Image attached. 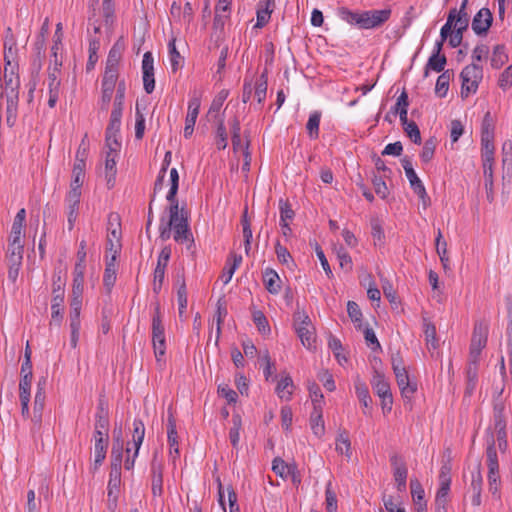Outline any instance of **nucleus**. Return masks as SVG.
Instances as JSON below:
<instances>
[{
	"label": "nucleus",
	"mask_w": 512,
	"mask_h": 512,
	"mask_svg": "<svg viewBox=\"0 0 512 512\" xmlns=\"http://www.w3.org/2000/svg\"><path fill=\"white\" fill-rule=\"evenodd\" d=\"M322 412L323 409H313L310 415L311 429L317 437H321L325 432Z\"/></svg>",
	"instance_id": "obj_38"
},
{
	"label": "nucleus",
	"mask_w": 512,
	"mask_h": 512,
	"mask_svg": "<svg viewBox=\"0 0 512 512\" xmlns=\"http://www.w3.org/2000/svg\"><path fill=\"white\" fill-rule=\"evenodd\" d=\"M145 436V425L141 419H134L133 421V432H132V444L134 446V453L130 457L131 448H126L127 457L124 461V467L126 470H131L134 467L135 459L138 456L139 449L143 443Z\"/></svg>",
	"instance_id": "obj_12"
},
{
	"label": "nucleus",
	"mask_w": 512,
	"mask_h": 512,
	"mask_svg": "<svg viewBox=\"0 0 512 512\" xmlns=\"http://www.w3.org/2000/svg\"><path fill=\"white\" fill-rule=\"evenodd\" d=\"M152 343L156 360L160 362L166 352V338L159 306L156 307L152 318Z\"/></svg>",
	"instance_id": "obj_8"
},
{
	"label": "nucleus",
	"mask_w": 512,
	"mask_h": 512,
	"mask_svg": "<svg viewBox=\"0 0 512 512\" xmlns=\"http://www.w3.org/2000/svg\"><path fill=\"white\" fill-rule=\"evenodd\" d=\"M423 332L427 347L435 349L438 346L436 327L427 317H423Z\"/></svg>",
	"instance_id": "obj_32"
},
{
	"label": "nucleus",
	"mask_w": 512,
	"mask_h": 512,
	"mask_svg": "<svg viewBox=\"0 0 512 512\" xmlns=\"http://www.w3.org/2000/svg\"><path fill=\"white\" fill-rule=\"evenodd\" d=\"M23 252L24 245L22 239L9 238L6 255L23 257Z\"/></svg>",
	"instance_id": "obj_60"
},
{
	"label": "nucleus",
	"mask_w": 512,
	"mask_h": 512,
	"mask_svg": "<svg viewBox=\"0 0 512 512\" xmlns=\"http://www.w3.org/2000/svg\"><path fill=\"white\" fill-rule=\"evenodd\" d=\"M170 225H173L174 240L179 244L186 245L191 250L194 245V238L189 227L188 214L176 205L170 211Z\"/></svg>",
	"instance_id": "obj_4"
},
{
	"label": "nucleus",
	"mask_w": 512,
	"mask_h": 512,
	"mask_svg": "<svg viewBox=\"0 0 512 512\" xmlns=\"http://www.w3.org/2000/svg\"><path fill=\"white\" fill-rule=\"evenodd\" d=\"M465 10L466 8H462V5L459 10L456 9L455 20L453 23L454 29L462 33L468 28L469 24V16Z\"/></svg>",
	"instance_id": "obj_49"
},
{
	"label": "nucleus",
	"mask_w": 512,
	"mask_h": 512,
	"mask_svg": "<svg viewBox=\"0 0 512 512\" xmlns=\"http://www.w3.org/2000/svg\"><path fill=\"white\" fill-rule=\"evenodd\" d=\"M309 392L313 404V409H323L324 397L319 386L315 383L312 384L309 386Z\"/></svg>",
	"instance_id": "obj_57"
},
{
	"label": "nucleus",
	"mask_w": 512,
	"mask_h": 512,
	"mask_svg": "<svg viewBox=\"0 0 512 512\" xmlns=\"http://www.w3.org/2000/svg\"><path fill=\"white\" fill-rule=\"evenodd\" d=\"M100 48V40L97 37H93L89 41V60L87 63V68H93L95 62L97 61V52Z\"/></svg>",
	"instance_id": "obj_62"
},
{
	"label": "nucleus",
	"mask_w": 512,
	"mask_h": 512,
	"mask_svg": "<svg viewBox=\"0 0 512 512\" xmlns=\"http://www.w3.org/2000/svg\"><path fill=\"white\" fill-rule=\"evenodd\" d=\"M253 90L258 103L261 104L265 100L267 92V78L264 74L261 75L255 86H253Z\"/></svg>",
	"instance_id": "obj_56"
},
{
	"label": "nucleus",
	"mask_w": 512,
	"mask_h": 512,
	"mask_svg": "<svg viewBox=\"0 0 512 512\" xmlns=\"http://www.w3.org/2000/svg\"><path fill=\"white\" fill-rule=\"evenodd\" d=\"M436 251L445 270L449 269V257L447 255V242L442 240V233L438 230L436 237Z\"/></svg>",
	"instance_id": "obj_45"
},
{
	"label": "nucleus",
	"mask_w": 512,
	"mask_h": 512,
	"mask_svg": "<svg viewBox=\"0 0 512 512\" xmlns=\"http://www.w3.org/2000/svg\"><path fill=\"white\" fill-rule=\"evenodd\" d=\"M294 329L302 345L308 350L315 349V327L304 311L294 313Z\"/></svg>",
	"instance_id": "obj_5"
},
{
	"label": "nucleus",
	"mask_w": 512,
	"mask_h": 512,
	"mask_svg": "<svg viewBox=\"0 0 512 512\" xmlns=\"http://www.w3.org/2000/svg\"><path fill=\"white\" fill-rule=\"evenodd\" d=\"M354 385L357 398L359 399L362 406L365 408L364 414H370L372 399L369 394L367 385L363 381H361L359 377L355 380Z\"/></svg>",
	"instance_id": "obj_28"
},
{
	"label": "nucleus",
	"mask_w": 512,
	"mask_h": 512,
	"mask_svg": "<svg viewBox=\"0 0 512 512\" xmlns=\"http://www.w3.org/2000/svg\"><path fill=\"white\" fill-rule=\"evenodd\" d=\"M143 85L146 93L150 94L155 88L154 59L151 52H146L142 59Z\"/></svg>",
	"instance_id": "obj_20"
},
{
	"label": "nucleus",
	"mask_w": 512,
	"mask_h": 512,
	"mask_svg": "<svg viewBox=\"0 0 512 512\" xmlns=\"http://www.w3.org/2000/svg\"><path fill=\"white\" fill-rule=\"evenodd\" d=\"M118 80V67H110L106 65L102 86L114 87Z\"/></svg>",
	"instance_id": "obj_55"
},
{
	"label": "nucleus",
	"mask_w": 512,
	"mask_h": 512,
	"mask_svg": "<svg viewBox=\"0 0 512 512\" xmlns=\"http://www.w3.org/2000/svg\"><path fill=\"white\" fill-rule=\"evenodd\" d=\"M374 392L379 396L392 395L390 385L384 375L376 372L371 381Z\"/></svg>",
	"instance_id": "obj_33"
},
{
	"label": "nucleus",
	"mask_w": 512,
	"mask_h": 512,
	"mask_svg": "<svg viewBox=\"0 0 512 512\" xmlns=\"http://www.w3.org/2000/svg\"><path fill=\"white\" fill-rule=\"evenodd\" d=\"M81 193L67 192L65 196V212L67 215L68 229L72 230L79 214Z\"/></svg>",
	"instance_id": "obj_19"
},
{
	"label": "nucleus",
	"mask_w": 512,
	"mask_h": 512,
	"mask_svg": "<svg viewBox=\"0 0 512 512\" xmlns=\"http://www.w3.org/2000/svg\"><path fill=\"white\" fill-rule=\"evenodd\" d=\"M114 3L113 0L102 1V15L104 17L105 25L111 27L114 22Z\"/></svg>",
	"instance_id": "obj_52"
},
{
	"label": "nucleus",
	"mask_w": 512,
	"mask_h": 512,
	"mask_svg": "<svg viewBox=\"0 0 512 512\" xmlns=\"http://www.w3.org/2000/svg\"><path fill=\"white\" fill-rule=\"evenodd\" d=\"M22 260H23L22 256L6 255V263H7V268H8V280L13 284H15L18 279L19 271L22 266Z\"/></svg>",
	"instance_id": "obj_31"
},
{
	"label": "nucleus",
	"mask_w": 512,
	"mask_h": 512,
	"mask_svg": "<svg viewBox=\"0 0 512 512\" xmlns=\"http://www.w3.org/2000/svg\"><path fill=\"white\" fill-rule=\"evenodd\" d=\"M26 217V211L24 208L20 209L13 221L12 228H11V234L9 238H15V239H22L23 237V226L25 222Z\"/></svg>",
	"instance_id": "obj_41"
},
{
	"label": "nucleus",
	"mask_w": 512,
	"mask_h": 512,
	"mask_svg": "<svg viewBox=\"0 0 512 512\" xmlns=\"http://www.w3.org/2000/svg\"><path fill=\"white\" fill-rule=\"evenodd\" d=\"M493 21L492 13L488 8H481L472 20V30L477 35H485Z\"/></svg>",
	"instance_id": "obj_21"
},
{
	"label": "nucleus",
	"mask_w": 512,
	"mask_h": 512,
	"mask_svg": "<svg viewBox=\"0 0 512 512\" xmlns=\"http://www.w3.org/2000/svg\"><path fill=\"white\" fill-rule=\"evenodd\" d=\"M504 404L498 402L494 405L493 418H494V432L498 440V446L501 450L507 447L506 439V421L504 417Z\"/></svg>",
	"instance_id": "obj_14"
},
{
	"label": "nucleus",
	"mask_w": 512,
	"mask_h": 512,
	"mask_svg": "<svg viewBox=\"0 0 512 512\" xmlns=\"http://www.w3.org/2000/svg\"><path fill=\"white\" fill-rule=\"evenodd\" d=\"M126 86L124 81H120L117 86L116 95L113 101V107L110 115L109 124L106 129V145L113 147L121 146L118 141V134L121 127V118L123 113Z\"/></svg>",
	"instance_id": "obj_2"
},
{
	"label": "nucleus",
	"mask_w": 512,
	"mask_h": 512,
	"mask_svg": "<svg viewBox=\"0 0 512 512\" xmlns=\"http://www.w3.org/2000/svg\"><path fill=\"white\" fill-rule=\"evenodd\" d=\"M486 457L488 465V486L489 492L496 498H500V476H499V464L498 457L495 448V435L490 429L487 430L486 434Z\"/></svg>",
	"instance_id": "obj_3"
},
{
	"label": "nucleus",
	"mask_w": 512,
	"mask_h": 512,
	"mask_svg": "<svg viewBox=\"0 0 512 512\" xmlns=\"http://www.w3.org/2000/svg\"><path fill=\"white\" fill-rule=\"evenodd\" d=\"M404 131L409 136V138L416 144L421 142V134L417 124L413 121H407V124H402Z\"/></svg>",
	"instance_id": "obj_63"
},
{
	"label": "nucleus",
	"mask_w": 512,
	"mask_h": 512,
	"mask_svg": "<svg viewBox=\"0 0 512 512\" xmlns=\"http://www.w3.org/2000/svg\"><path fill=\"white\" fill-rule=\"evenodd\" d=\"M498 84L503 90L512 86V64L501 73Z\"/></svg>",
	"instance_id": "obj_64"
},
{
	"label": "nucleus",
	"mask_w": 512,
	"mask_h": 512,
	"mask_svg": "<svg viewBox=\"0 0 512 512\" xmlns=\"http://www.w3.org/2000/svg\"><path fill=\"white\" fill-rule=\"evenodd\" d=\"M108 151L105 158V179L108 188H112L115 184L116 178V163L120 146L113 147V145H106Z\"/></svg>",
	"instance_id": "obj_17"
},
{
	"label": "nucleus",
	"mask_w": 512,
	"mask_h": 512,
	"mask_svg": "<svg viewBox=\"0 0 512 512\" xmlns=\"http://www.w3.org/2000/svg\"><path fill=\"white\" fill-rule=\"evenodd\" d=\"M406 177L409 180L410 186L418 195V197L422 200L423 205L426 206L429 200L426 189L422 183V181L417 176L415 170L413 168L406 169Z\"/></svg>",
	"instance_id": "obj_25"
},
{
	"label": "nucleus",
	"mask_w": 512,
	"mask_h": 512,
	"mask_svg": "<svg viewBox=\"0 0 512 512\" xmlns=\"http://www.w3.org/2000/svg\"><path fill=\"white\" fill-rule=\"evenodd\" d=\"M481 162L484 176V187L487 200L494 201V165L495 154H481Z\"/></svg>",
	"instance_id": "obj_13"
},
{
	"label": "nucleus",
	"mask_w": 512,
	"mask_h": 512,
	"mask_svg": "<svg viewBox=\"0 0 512 512\" xmlns=\"http://www.w3.org/2000/svg\"><path fill=\"white\" fill-rule=\"evenodd\" d=\"M409 106L408 94L406 91H402V93L397 98L396 104L393 108V112L395 114H399L401 124H407L408 117L407 111Z\"/></svg>",
	"instance_id": "obj_34"
},
{
	"label": "nucleus",
	"mask_w": 512,
	"mask_h": 512,
	"mask_svg": "<svg viewBox=\"0 0 512 512\" xmlns=\"http://www.w3.org/2000/svg\"><path fill=\"white\" fill-rule=\"evenodd\" d=\"M320 119L321 113L319 111H314L309 115L306 129L311 139H317L319 136Z\"/></svg>",
	"instance_id": "obj_44"
},
{
	"label": "nucleus",
	"mask_w": 512,
	"mask_h": 512,
	"mask_svg": "<svg viewBox=\"0 0 512 512\" xmlns=\"http://www.w3.org/2000/svg\"><path fill=\"white\" fill-rule=\"evenodd\" d=\"M123 448H124V442L121 438V431H119L118 436H114L112 450H111V466H112L111 476L113 475V472H116V474H119L121 464H122Z\"/></svg>",
	"instance_id": "obj_24"
},
{
	"label": "nucleus",
	"mask_w": 512,
	"mask_h": 512,
	"mask_svg": "<svg viewBox=\"0 0 512 512\" xmlns=\"http://www.w3.org/2000/svg\"><path fill=\"white\" fill-rule=\"evenodd\" d=\"M436 148V142L433 138L424 143L420 158L423 162L428 163L432 160Z\"/></svg>",
	"instance_id": "obj_61"
},
{
	"label": "nucleus",
	"mask_w": 512,
	"mask_h": 512,
	"mask_svg": "<svg viewBox=\"0 0 512 512\" xmlns=\"http://www.w3.org/2000/svg\"><path fill=\"white\" fill-rule=\"evenodd\" d=\"M325 504L327 512L337 511V497L336 493L332 489V483L328 482L325 489Z\"/></svg>",
	"instance_id": "obj_53"
},
{
	"label": "nucleus",
	"mask_w": 512,
	"mask_h": 512,
	"mask_svg": "<svg viewBox=\"0 0 512 512\" xmlns=\"http://www.w3.org/2000/svg\"><path fill=\"white\" fill-rule=\"evenodd\" d=\"M171 256V249L164 247L159 253L157 265L154 270L153 290L158 293L161 290L164 278L165 270L168 265Z\"/></svg>",
	"instance_id": "obj_15"
},
{
	"label": "nucleus",
	"mask_w": 512,
	"mask_h": 512,
	"mask_svg": "<svg viewBox=\"0 0 512 512\" xmlns=\"http://www.w3.org/2000/svg\"><path fill=\"white\" fill-rule=\"evenodd\" d=\"M215 144L218 150H224L227 145V132L223 121H220L215 136Z\"/></svg>",
	"instance_id": "obj_58"
},
{
	"label": "nucleus",
	"mask_w": 512,
	"mask_h": 512,
	"mask_svg": "<svg viewBox=\"0 0 512 512\" xmlns=\"http://www.w3.org/2000/svg\"><path fill=\"white\" fill-rule=\"evenodd\" d=\"M294 384L289 375L281 378L276 386V394L282 400L289 401L293 394Z\"/></svg>",
	"instance_id": "obj_30"
},
{
	"label": "nucleus",
	"mask_w": 512,
	"mask_h": 512,
	"mask_svg": "<svg viewBox=\"0 0 512 512\" xmlns=\"http://www.w3.org/2000/svg\"><path fill=\"white\" fill-rule=\"evenodd\" d=\"M390 16V9L363 11L362 29L377 28L388 21Z\"/></svg>",
	"instance_id": "obj_16"
},
{
	"label": "nucleus",
	"mask_w": 512,
	"mask_h": 512,
	"mask_svg": "<svg viewBox=\"0 0 512 512\" xmlns=\"http://www.w3.org/2000/svg\"><path fill=\"white\" fill-rule=\"evenodd\" d=\"M482 486L483 477L481 473V464L477 463L471 471V483L469 486V492L472 493L471 503L473 506H480L482 503Z\"/></svg>",
	"instance_id": "obj_18"
},
{
	"label": "nucleus",
	"mask_w": 512,
	"mask_h": 512,
	"mask_svg": "<svg viewBox=\"0 0 512 512\" xmlns=\"http://www.w3.org/2000/svg\"><path fill=\"white\" fill-rule=\"evenodd\" d=\"M392 368L402 396L410 400L414 393L417 391V383L410 379L409 374L400 358L392 359Z\"/></svg>",
	"instance_id": "obj_7"
},
{
	"label": "nucleus",
	"mask_w": 512,
	"mask_h": 512,
	"mask_svg": "<svg viewBox=\"0 0 512 512\" xmlns=\"http://www.w3.org/2000/svg\"><path fill=\"white\" fill-rule=\"evenodd\" d=\"M440 479L441 484L436 494L435 505L446 506L447 497L450 490L451 479L443 470L441 472Z\"/></svg>",
	"instance_id": "obj_29"
},
{
	"label": "nucleus",
	"mask_w": 512,
	"mask_h": 512,
	"mask_svg": "<svg viewBox=\"0 0 512 512\" xmlns=\"http://www.w3.org/2000/svg\"><path fill=\"white\" fill-rule=\"evenodd\" d=\"M167 439L169 444V455L175 461L179 457L178 433L176 430V421L172 414L167 420Z\"/></svg>",
	"instance_id": "obj_23"
},
{
	"label": "nucleus",
	"mask_w": 512,
	"mask_h": 512,
	"mask_svg": "<svg viewBox=\"0 0 512 512\" xmlns=\"http://www.w3.org/2000/svg\"><path fill=\"white\" fill-rule=\"evenodd\" d=\"M232 0H218L215 7L214 27L216 29H222L225 20L229 18L230 6Z\"/></svg>",
	"instance_id": "obj_27"
},
{
	"label": "nucleus",
	"mask_w": 512,
	"mask_h": 512,
	"mask_svg": "<svg viewBox=\"0 0 512 512\" xmlns=\"http://www.w3.org/2000/svg\"><path fill=\"white\" fill-rule=\"evenodd\" d=\"M176 39L172 38L168 43V53H169V61L171 65V69L173 72H176L183 65V57L176 49Z\"/></svg>",
	"instance_id": "obj_40"
},
{
	"label": "nucleus",
	"mask_w": 512,
	"mask_h": 512,
	"mask_svg": "<svg viewBox=\"0 0 512 512\" xmlns=\"http://www.w3.org/2000/svg\"><path fill=\"white\" fill-rule=\"evenodd\" d=\"M445 65H446L445 55L432 54L429 57L428 62L425 66V75L428 74L429 69L433 70L435 72H442L445 68Z\"/></svg>",
	"instance_id": "obj_47"
},
{
	"label": "nucleus",
	"mask_w": 512,
	"mask_h": 512,
	"mask_svg": "<svg viewBox=\"0 0 512 512\" xmlns=\"http://www.w3.org/2000/svg\"><path fill=\"white\" fill-rule=\"evenodd\" d=\"M335 449L339 454L345 455L348 459L351 458V442L346 431H341L338 433L335 442Z\"/></svg>",
	"instance_id": "obj_36"
},
{
	"label": "nucleus",
	"mask_w": 512,
	"mask_h": 512,
	"mask_svg": "<svg viewBox=\"0 0 512 512\" xmlns=\"http://www.w3.org/2000/svg\"><path fill=\"white\" fill-rule=\"evenodd\" d=\"M460 77L462 79L461 96L468 97L472 93H476L479 83L483 78V69L476 63L467 65L462 70Z\"/></svg>",
	"instance_id": "obj_6"
},
{
	"label": "nucleus",
	"mask_w": 512,
	"mask_h": 512,
	"mask_svg": "<svg viewBox=\"0 0 512 512\" xmlns=\"http://www.w3.org/2000/svg\"><path fill=\"white\" fill-rule=\"evenodd\" d=\"M390 462L393 467V475L397 488L402 491L406 488V480L408 475L407 467L400 456L394 454L390 457Z\"/></svg>",
	"instance_id": "obj_22"
},
{
	"label": "nucleus",
	"mask_w": 512,
	"mask_h": 512,
	"mask_svg": "<svg viewBox=\"0 0 512 512\" xmlns=\"http://www.w3.org/2000/svg\"><path fill=\"white\" fill-rule=\"evenodd\" d=\"M152 493L154 496H160L163 491V478L160 465L152 463Z\"/></svg>",
	"instance_id": "obj_42"
},
{
	"label": "nucleus",
	"mask_w": 512,
	"mask_h": 512,
	"mask_svg": "<svg viewBox=\"0 0 512 512\" xmlns=\"http://www.w3.org/2000/svg\"><path fill=\"white\" fill-rule=\"evenodd\" d=\"M508 61V55L503 45H496L491 56V66L495 69L501 68Z\"/></svg>",
	"instance_id": "obj_46"
},
{
	"label": "nucleus",
	"mask_w": 512,
	"mask_h": 512,
	"mask_svg": "<svg viewBox=\"0 0 512 512\" xmlns=\"http://www.w3.org/2000/svg\"><path fill=\"white\" fill-rule=\"evenodd\" d=\"M95 428H101L103 430H108L109 428L108 410L105 403L102 401L99 403L97 408Z\"/></svg>",
	"instance_id": "obj_48"
},
{
	"label": "nucleus",
	"mask_w": 512,
	"mask_h": 512,
	"mask_svg": "<svg viewBox=\"0 0 512 512\" xmlns=\"http://www.w3.org/2000/svg\"><path fill=\"white\" fill-rule=\"evenodd\" d=\"M107 442L98 440L94 445V465L95 468L100 466L106 457Z\"/></svg>",
	"instance_id": "obj_54"
},
{
	"label": "nucleus",
	"mask_w": 512,
	"mask_h": 512,
	"mask_svg": "<svg viewBox=\"0 0 512 512\" xmlns=\"http://www.w3.org/2000/svg\"><path fill=\"white\" fill-rule=\"evenodd\" d=\"M233 426L229 431V439L234 448H236L239 444L240 440V430H241V418L239 415H234L232 417Z\"/></svg>",
	"instance_id": "obj_50"
},
{
	"label": "nucleus",
	"mask_w": 512,
	"mask_h": 512,
	"mask_svg": "<svg viewBox=\"0 0 512 512\" xmlns=\"http://www.w3.org/2000/svg\"><path fill=\"white\" fill-rule=\"evenodd\" d=\"M495 123L490 112H486L481 123V154H495Z\"/></svg>",
	"instance_id": "obj_11"
},
{
	"label": "nucleus",
	"mask_w": 512,
	"mask_h": 512,
	"mask_svg": "<svg viewBox=\"0 0 512 512\" xmlns=\"http://www.w3.org/2000/svg\"><path fill=\"white\" fill-rule=\"evenodd\" d=\"M123 46L119 42H116L111 48L106 65L110 67H118Z\"/></svg>",
	"instance_id": "obj_59"
},
{
	"label": "nucleus",
	"mask_w": 512,
	"mask_h": 512,
	"mask_svg": "<svg viewBox=\"0 0 512 512\" xmlns=\"http://www.w3.org/2000/svg\"><path fill=\"white\" fill-rule=\"evenodd\" d=\"M85 268L86 265L75 264L73 271L72 292L83 293Z\"/></svg>",
	"instance_id": "obj_43"
},
{
	"label": "nucleus",
	"mask_w": 512,
	"mask_h": 512,
	"mask_svg": "<svg viewBox=\"0 0 512 512\" xmlns=\"http://www.w3.org/2000/svg\"><path fill=\"white\" fill-rule=\"evenodd\" d=\"M65 283L62 281L60 273L54 275L53 280V298L51 303V321L60 323L63 314L64 290Z\"/></svg>",
	"instance_id": "obj_9"
},
{
	"label": "nucleus",
	"mask_w": 512,
	"mask_h": 512,
	"mask_svg": "<svg viewBox=\"0 0 512 512\" xmlns=\"http://www.w3.org/2000/svg\"><path fill=\"white\" fill-rule=\"evenodd\" d=\"M339 16L343 21L351 25H356L362 29L363 11L356 12L351 11L348 8L342 7L339 9Z\"/></svg>",
	"instance_id": "obj_39"
},
{
	"label": "nucleus",
	"mask_w": 512,
	"mask_h": 512,
	"mask_svg": "<svg viewBox=\"0 0 512 512\" xmlns=\"http://www.w3.org/2000/svg\"><path fill=\"white\" fill-rule=\"evenodd\" d=\"M44 401H45V393L42 388L38 386V390L34 397V405H33V416L32 421L36 425H40L42 421V411L44 408Z\"/></svg>",
	"instance_id": "obj_35"
},
{
	"label": "nucleus",
	"mask_w": 512,
	"mask_h": 512,
	"mask_svg": "<svg viewBox=\"0 0 512 512\" xmlns=\"http://www.w3.org/2000/svg\"><path fill=\"white\" fill-rule=\"evenodd\" d=\"M4 75L3 82L6 91L7 103V122L11 124V119L15 117L17 102H18V89L20 86V79L18 75V48L17 43L12 33L11 28H7L4 40Z\"/></svg>",
	"instance_id": "obj_1"
},
{
	"label": "nucleus",
	"mask_w": 512,
	"mask_h": 512,
	"mask_svg": "<svg viewBox=\"0 0 512 512\" xmlns=\"http://www.w3.org/2000/svg\"><path fill=\"white\" fill-rule=\"evenodd\" d=\"M263 283L270 294L276 295L281 291V279L278 273L271 268L264 270Z\"/></svg>",
	"instance_id": "obj_26"
},
{
	"label": "nucleus",
	"mask_w": 512,
	"mask_h": 512,
	"mask_svg": "<svg viewBox=\"0 0 512 512\" xmlns=\"http://www.w3.org/2000/svg\"><path fill=\"white\" fill-rule=\"evenodd\" d=\"M488 337V326L484 322H477L474 326L471 345H470V355L469 359H471L472 363H478L481 351L487 344Z\"/></svg>",
	"instance_id": "obj_10"
},
{
	"label": "nucleus",
	"mask_w": 512,
	"mask_h": 512,
	"mask_svg": "<svg viewBox=\"0 0 512 512\" xmlns=\"http://www.w3.org/2000/svg\"><path fill=\"white\" fill-rule=\"evenodd\" d=\"M449 82H450V74L448 71L443 72L436 81L435 86V92L440 97H445L448 89H449Z\"/></svg>",
	"instance_id": "obj_51"
},
{
	"label": "nucleus",
	"mask_w": 512,
	"mask_h": 512,
	"mask_svg": "<svg viewBox=\"0 0 512 512\" xmlns=\"http://www.w3.org/2000/svg\"><path fill=\"white\" fill-rule=\"evenodd\" d=\"M116 254H117V249L114 250V254L112 255L111 259L106 263L103 282H104V285L108 289H111L116 281V271H117L116 265H115Z\"/></svg>",
	"instance_id": "obj_37"
}]
</instances>
